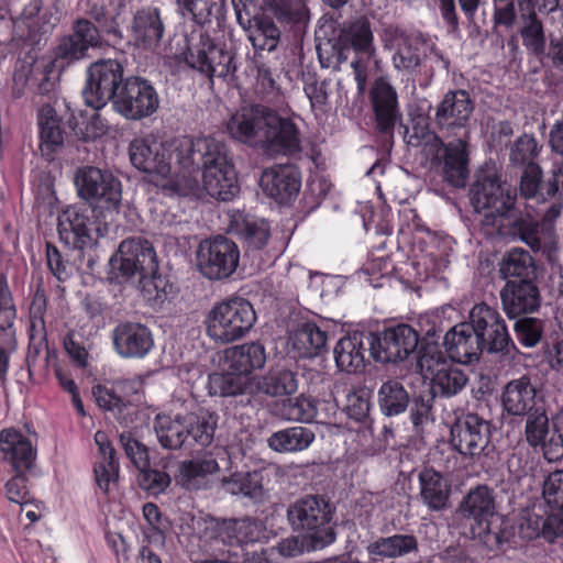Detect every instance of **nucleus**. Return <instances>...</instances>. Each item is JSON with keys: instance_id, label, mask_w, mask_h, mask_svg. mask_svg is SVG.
I'll return each mask as SVG.
<instances>
[{"instance_id": "f257e3e1", "label": "nucleus", "mask_w": 563, "mask_h": 563, "mask_svg": "<svg viewBox=\"0 0 563 563\" xmlns=\"http://www.w3.org/2000/svg\"><path fill=\"white\" fill-rule=\"evenodd\" d=\"M76 186L89 203L68 206L58 216V235L73 250L92 249L115 221L122 200L121 181L109 170L87 166L78 170Z\"/></svg>"}, {"instance_id": "f03ea898", "label": "nucleus", "mask_w": 563, "mask_h": 563, "mask_svg": "<svg viewBox=\"0 0 563 563\" xmlns=\"http://www.w3.org/2000/svg\"><path fill=\"white\" fill-rule=\"evenodd\" d=\"M176 163L184 178L197 186L201 172L206 192L220 201H231L240 192L238 173L228 155L227 143H179Z\"/></svg>"}, {"instance_id": "7ed1b4c3", "label": "nucleus", "mask_w": 563, "mask_h": 563, "mask_svg": "<svg viewBox=\"0 0 563 563\" xmlns=\"http://www.w3.org/2000/svg\"><path fill=\"white\" fill-rule=\"evenodd\" d=\"M236 141H299L300 130L294 119L262 103L240 107L227 123Z\"/></svg>"}, {"instance_id": "20e7f679", "label": "nucleus", "mask_w": 563, "mask_h": 563, "mask_svg": "<svg viewBox=\"0 0 563 563\" xmlns=\"http://www.w3.org/2000/svg\"><path fill=\"white\" fill-rule=\"evenodd\" d=\"M460 512L472 520L471 532L490 551L499 550L512 536L506 518L496 510L495 497L486 485L472 489L462 500Z\"/></svg>"}, {"instance_id": "39448f33", "label": "nucleus", "mask_w": 563, "mask_h": 563, "mask_svg": "<svg viewBox=\"0 0 563 563\" xmlns=\"http://www.w3.org/2000/svg\"><path fill=\"white\" fill-rule=\"evenodd\" d=\"M214 415L200 409L197 412L157 413L154 419V431L164 449L178 450L184 445L211 444L216 431Z\"/></svg>"}, {"instance_id": "423d86ee", "label": "nucleus", "mask_w": 563, "mask_h": 563, "mask_svg": "<svg viewBox=\"0 0 563 563\" xmlns=\"http://www.w3.org/2000/svg\"><path fill=\"white\" fill-rule=\"evenodd\" d=\"M334 507L324 496L308 495L289 505L287 518L295 531L309 538L316 548H323L335 540L332 528Z\"/></svg>"}, {"instance_id": "0eeeda50", "label": "nucleus", "mask_w": 563, "mask_h": 563, "mask_svg": "<svg viewBox=\"0 0 563 563\" xmlns=\"http://www.w3.org/2000/svg\"><path fill=\"white\" fill-rule=\"evenodd\" d=\"M198 536L211 547H243L268 539L264 522L252 517L225 519L207 516L198 522Z\"/></svg>"}, {"instance_id": "6e6552de", "label": "nucleus", "mask_w": 563, "mask_h": 563, "mask_svg": "<svg viewBox=\"0 0 563 563\" xmlns=\"http://www.w3.org/2000/svg\"><path fill=\"white\" fill-rule=\"evenodd\" d=\"M256 321L251 302L230 297L216 303L206 318L207 334L217 342L231 343L243 338Z\"/></svg>"}, {"instance_id": "1a4fd4ad", "label": "nucleus", "mask_w": 563, "mask_h": 563, "mask_svg": "<svg viewBox=\"0 0 563 563\" xmlns=\"http://www.w3.org/2000/svg\"><path fill=\"white\" fill-rule=\"evenodd\" d=\"M0 451L15 472L5 484L8 499L19 505L30 504L32 496L24 472L33 467L36 459V451L30 439L15 429H3L0 431Z\"/></svg>"}, {"instance_id": "9d476101", "label": "nucleus", "mask_w": 563, "mask_h": 563, "mask_svg": "<svg viewBox=\"0 0 563 563\" xmlns=\"http://www.w3.org/2000/svg\"><path fill=\"white\" fill-rule=\"evenodd\" d=\"M470 143H407L421 153V164L429 165L455 188L466 185L470 169Z\"/></svg>"}, {"instance_id": "9b49d317", "label": "nucleus", "mask_w": 563, "mask_h": 563, "mask_svg": "<svg viewBox=\"0 0 563 563\" xmlns=\"http://www.w3.org/2000/svg\"><path fill=\"white\" fill-rule=\"evenodd\" d=\"M468 325L482 352L500 353L514 358L518 349L499 311L485 302L475 305L468 313Z\"/></svg>"}, {"instance_id": "f8f14e48", "label": "nucleus", "mask_w": 563, "mask_h": 563, "mask_svg": "<svg viewBox=\"0 0 563 563\" xmlns=\"http://www.w3.org/2000/svg\"><path fill=\"white\" fill-rule=\"evenodd\" d=\"M451 445L464 457L483 467L486 459L494 453L490 444L492 424L477 413H465L456 418L451 427Z\"/></svg>"}, {"instance_id": "ddd939ff", "label": "nucleus", "mask_w": 563, "mask_h": 563, "mask_svg": "<svg viewBox=\"0 0 563 563\" xmlns=\"http://www.w3.org/2000/svg\"><path fill=\"white\" fill-rule=\"evenodd\" d=\"M125 79L124 66L117 59H99L91 63L82 89L85 103L98 110L108 102H113Z\"/></svg>"}, {"instance_id": "4468645a", "label": "nucleus", "mask_w": 563, "mask_h": 563, "mask_svg": "<svg viewBox=\"0 0 563 563\" xmlns=\"http://www.w3.org/2000/svg\"><path fill=\"white\" fill-rule=\"evenodd\" d=\"M185 63L191 69L205 75L211 82L218 77H233L238 66L235 54L224 44H217L207 34H201L198 43L192 44L185 53Z\"/></svg>"}, {"instance_id": "2eb2a0df", "label": "nucleus", "mask_w": 563, "mask_h": 563, "mask_svg": "<svg viewBox=\"0 0 563 563\" xmlns=\"http://www.w3.org/2000/svg\"><path fill=\"white\" fill-rule=\"evenodd\" d=\"M470 197L476 212L487 210L483 225L492 227L497 225L498 219L508 217L516 202V195L497 176H478L471 186Z\"/></svg>"}, {"instance_id": "dca6fc26", "label": "nucleus", "mask_w": 563, "mask_h": 563, "mask_svg": "<svg viewBox=\"0 0 563 563\" xmlns=\"http://www.w3.org/2000/svg\"><path fill=\"white\" fill-rule=\"evenodd\" d=\"M240 263L238 245L223 235L203 240L197 251V266L201 275L210 280L230 278Z\"/></svg>"}, {"instance_id": "f3484780", "label": "nucleus", "mask_w": 563, "mask_h": 563, "mask_svg": "<svg viewBox=\"0 0 563 563\" xmlns=\"http://www.w3.org/2000/svg\"><path fill=\"white\" fill-rule=\"evenodd\" d=\"M369 355L377 362L398 363L417 352L420 344L418 332L409 324L385 328L378 333L368 332Z\"/></svg>"}, {"instance_id": "a211bd4d", "label": "nucleus", "mask_w": 563, "mask_h": 563, "mask_svg": "<svg viewBox=\"0 0 563 563\" xmlns=\"http://www.w3.org/2000/svg\"><path fill=\"white\" fill-rule=\"evenodd\" d=\"M101 44L102 40L99 29L87 19H77L73 22L71 33L58 38L51 59L62 70L86 58L89 48L100 47Z\"/></svg>"}, {"instance_id": "6ab92c4d", "label": "nucleus", "mask_w": 563, "mask_h": 563, "mask_svg": "<svg viewBox=\"0 0 563 563\" xmlns=\"http://www.w3.org/2000/svg\"><path fill=\"white\" fill-rule=\"evenodd\" d=\"M159 104L153 85L139 76L126 77L118 97L112 102L113 109L130 120H137L153 114Z\"/></svg>"}, {"instance_id": "aec40b11", "label": "nucleus", "mask_w": 563, "mask_h": 563, "mask_svg": "<svg viewBox=\"0 0 563 563\" xmlns=\"http://www.w3.org/2000/svg\"><path fill=\"white\" fill-rule=\"evenodd\" d=\"M183 147L179 143H130V161L139 170L147 174L168 176L179 175L176 153Z\"/></svg>"}, {"instance_id": "412c9836", "label": "nucleus", "mask_w": 563, "mask_h": 563, "mask_svg": "<svg viewBox=\"0 0 563 563\" xmlns=\"http://www.w3.org/2000/svg\"><path fill=\"white\" fill-rule=\"evenodd\" d=\"M263 192L279 206H290L301 188V172L295 163H278L263 170L260 179Z\"/></svg>"}, {"instance_id": "4be33fe9", "label": "nucleus", "mask_w": 563, "mask_h": 563, "mask_svg": "<svg viewBox=\"0 0 563 563\" xmlns=\"http://www.w3.org/2000/svg\"><path fill=\"white\" fill-rule=\"evenodd\" d=\"M521 27L519 34L526 49L536 57L545 54V32L539 12L551 13L559 7V0H517Z\"/></svg>"}, {"instance_id": "5701e85b", "label": "nucleus", "mask_w": 563, "mask_h": 563, "mask_svg": "<svg viewBox=\"0 0 563 563\" xmlns=\"http://www.w3.org/2000/svg\"><path fill=\"white\" fill-rule=\"evenodd\" d=\"M369 100L375 117L376 130L391 140L397 123L401 120L398 95L395 87L384 77L377 78L371 90Z\"/></svg>"}, {"instance_id": "b1692460", "label": "nucleus", "mask_w": 563, "mask_h": 563, "mask_svg": "<svg viewBox=\"0 0 563 563\" xmlns=\"http://www.w3.org/2000/svg\"><path fill=\"white\" fill-rule=\"evenodd\" d=\"M111 338L113 350L121 358L142 360L154 349L152 330L141 322H119Z\"/></svg>"}, {"instance_id": "393cba45", "label": "nucleus", "mask_w": 563, "mask_h": 563, "mask_svg": "<svg viewBox=\"0 0 563 563\" xmlns=\"http://www.w3.org/2000/svg\"><path fill=\"white\" fill-rule=\"evenodd\" d=\"M510 232L526 243L533 252H541L549 260L558 251V234L552 221L536 220L530 214L520 216L510 225Z\"/></svg>"}, {"instance_id": "a878e982", "label": "nucleus", "mask_w": 563, "mask_h": 563, "mask_svg": "<svg viewBox=\"0 0 563 563\" xmlns=\"http://www.w3.org/2000/svg\"><path fill=\"white\" fill-rule=\"evenodd\" d=\"M500 399L504 411L514 417H523L536 407L544 406L547 401L541 390L527 375L509 380L503 389Z\"/></svg>"}, {"instance_id": "bb28decb", "label": "nucleus", "mask_w": 563, "mask_h": 563, "mask_svg": "<svg viewBox=\"0 0 563 563\" xmlns=\"http://www.w3.org/2000/svg\"><path fill=\"white\" fill-rule=\"evenodd\" d=\"M272 466L253 471H236L221 479V487L229 494L242 496L253 503H262L267 496L266 485L271 482Z\"/></svg>"}, {"instance_id": "cd10ccee", "label": "nucleus", "mask_w": 563, "mask_h": 563, "mask_svg": "<svg viewBox=\"0 0 563 563\" xmlns=\"http://www.w3.org/2000/svg\"><path fill=\"white\" fill-rule=\"evenodd\" d=\"M473 110L474 104L466 90H450L437 107L435 123L450 136L456 129L465 126Z\"/></svg>"}, {"instance_id": "c85d7f7f", "label": "nucleus", "mask_w": 563, "mask_h": 563, "mask_svg": "<svg viewBox=\"0 0 563 563\" xmlns=\"http://www.w3.org/2000/svg\"><path fill=\"white\" fill-rule=\"evenodd\" d=\"M504 311L509 318L536 311L541 303L537 283L533 280H507L500 291Z\"/></svg>"}, {"instance_id": "c756f323", "label": "nucleus", "mask_w": 563, "mask_h": 563, "mask_svg": "<svg viewBox=\"0 0 563 563\" xmlns=\"http://www.w3.org/2000/svg\"><path fill=\"white\" fill-rule=\"evenodd\" d=\"M229 231L243 242L247 252L263 250L271 238L268 221L240 210L230 213Z\"/></svg>"}, {"instance_id": "7c9ffc66", "label": "nucleus", "mask_w": 563, "mask_h": 563, "mask_svg": "<svg viewBox=\"0 0 563 563\" xmlns=\"http://www.w3.org/2000/svg\"><path fill=\"white\" fill-rule=\"evenodd\" d=\"M442 345L448 356L460 364H471L478 361L483 353L467 321L448 330L443 335Z\"/></svg>"}, {"instance_id": "2f4dec72", "label": "nucleus", "mask_w": 563, "mask_h": 563, "mask_svg": "<svg viewBox=\"0 0 563 563\" xmlns=\"http://www.w3.org/2000/svg\"><path fill=\"white\" fill-rule=\"evenodd\" d=\"M339 36L349 52L353 49L368 59L376 55L372 22L367 15H357L343 22Z\"/></svg>"}, {"instance_id": "473e14b6", "label": "nucleus", "mask_w": 563, "mask_h": 563, "mask_svg": "<svg viewBox=\"0 0 563 563\" xmlns=\"http://www.w3.org/2000/svg\"><path fill=\"white\" fill-rule=\"evenodd\" d=\"M368 333L355 331L339 340L334 347L336 366L346 373H356L365 367V355L369 353Z\"/></svg>"}, {"instance_id": "72a5a7b5", "label": "nucleus", "mask_w": 563, "mask_h": 563, "mask_svg": "<svg viewBox=\"0 0 563 563\" xmlns=\"http://www.w3.org/2000/svg\"><path fill=\"white\" fill-rule=\"evenodd\" d=\"M328 334L313 321L299 323L290 331L288 342L299 357L311 358L327 349Z\"/></svg>"}, {"instance_id": "f704fd0d", "label": "nucleus", "mask_w": 563, "mask_h": 563, "mask_svg": "<svg viewBox=\"0 0 563 563\" xmlns=\"http://www.w3.org/2000/svg\"><path fill=\"white\" fill-rule=\"evenodd\" d=\"M165 26L157 8H142L134 13L132 33L135 42L144 48L157 47Z\"/></svg>"}, {"instance_id": "c9c22d12", "label": "nucleus", "mask_w": 563, "mask_h": 563, "mask_svg": "<svg viewBox=\"0 0 563 563\" xmlns=\"http://www.w3.org/2000/svg\"><path fill=\"white\" fill-rule=\"evenodd\" d=\"M95 442L102 456V461L96 463L93 467L95 478L100 490L108 495L110 484L115 483L119 477L120 465L115 450L104 431L99 430L95 433Z\"/></svg>"}, {"instance_id": "e433bc0d", "label": "nucleus", "mask_w": 563, "mask_h": 563, "mask_svg": "<svg viewBox=\"0 0 563 563\" xmlns=\"http://www.w3.org/2000/svg\"><path fill=\"white\" fill-rule=\"evenodd\" d=\"M125 7V0H87L86 13L99 24V31L121 41L119 19Z\"/></svg>"}, {"instance_id": "4c0bfd02", "label": "nucleus", "mask_w": 563, "mask_h": 563, "mask_svg": "<svg viewBox=\"0 0 563 563\" xmlns=\"http://www.w3.org/2000/svg\"><path fill=\"white\" fill-rule=\"evenodd\" d=\"M520 532L529 540L542 538L552 543L563 534V518L551 510H542V514L533 510L521 523Z\"/></svg>"}, {"instance_id": "58836bf2", "label": "nucleus", "mask_w": 563, "mask_h": 563, "mask_svg": "<svg viewBox=\"0 0 563 563\" xmlns=\"http://www.w3.org/2000/svg\"><path fill=\"white\" fill-rule=\"evenodd\" d=\"M220 466L211 455L187 460L179 464L175 474L178 485L187 490L200 489L208 475L219 472Z\"/></svg>"}, {"instance_id": "ea45409f", "label": "nucleus", "mask_w": 563, "mask_h": 563, "mask_svg": "<svg viewBox=\"0 0 563 563\" xmlns=\"http://www.w3.org/2000/svg\"><path fill=\"white\" fill-rule=\"evenodd\" d=\"M420 497L430 511H441L446 508L450 487L442 474L433 468H424L419 474Z\"/></svg>"}, {"instance_id": "a19ab883", "label": "nucleus", "mask_w": 563, "mask_h": 563, "mask_svg": "<svg viewBox=\"0 0 563 563\" xmlns=\"http://www.w3.org/2000/svg\"><path fill=\"white\" fill-rule=\"evenodd\" d=\"M440 361L441 360H438V356L434 361H430V371L434 373L430 385L427 387L432 389V393H434L435 396H454L464 388L467 377L463 371L446 365L444 362L440 363Z\"/></svg>"}, {"instance_id": "79ce46f5", "label": "nucleus", "mask_w": 563, "mask_h": 563, "mask_svg": "<svg viewBox=\"0 0 563 563\" xmlns=\"http://www.w3.org/2000/svg\"><path fill=\"white\" fill-rule=\"evenodd\" d=\"M314 438L311 429L296 426L273 432L267 439V444L278 453L300 452L308 449Z\"/></svg>"}, {"instance_id": "37998d69", "label": "nucleus", "mask_w": 563, "mask_h": 563, "mask_svg": "<svg viewBox=\"0 0 563 563\" xmlns=\"http://www.w3.org/2000/svg\"><path fill=\"white\" fill-rule=\"evenodd\" d=\"M229 368L247 377L254 369L262 368L266 362L263 344L258 342L234 346L229 356Z\"/></svg>"}, {"instance_id": "c03bdc74", "label": "nucleus", "mask_w": 563, "mask_h": 563, "mask_svg": "<svg viewBox=\"0 0 563 563\" xmlns=\"http://www.w3.org/2000/svg\"><path fill=\"white\" fill-rule=\"evenodd\" d=\"M377 402L384 416L395 417L406 411L410 396L400 382L389 379L379 387Z\"/></svg>"}, {"instance_id": "a18cd8bd", "label": "nucleus", "mask_w": 563, "mask_h": 563, "mask_svg": "<svg viewBox=\"0 0 563 563\" xmlns=\"http://www.w3.org/2000/svg\"><path fill=\"white\" fill-rule=\"evenodd\" d=\"M257 388L272 397L292 395L298 389L297 373L285 367L271 368L261 377Z\"/></svg>"}, {"instance_id": "49530a36", "label": "nucleus", "mask_w": 563, "mask_h": 563, "mask_svg": "<svg viewBox=\"0 0 563 563\" xmlns=\"http://www.w3.org/2000/svg\"><path fill=\"white\" fill-rule=\"evenodd\" d=\"M16 309L4 277L0 276V344L13 350L16 344L14 321Z\"/></svg>"}, {"instance_id": "de8ad7c7", "label": "nucleus", "mask_w": 563, "mask_h": 563, "mask_svg": "<svg viewBox=\"0 0 563 563\" xmlns=\"http://www.w3.org/2000/svg\"><path fill=\"white\" fill-rule=\"evenodd\" d=\"M367 551L373 556L395 559L418 551V541L412 534H394L369 543Z\"/></svg>"}, {"instance_id": "09e8293b", "label": "nucleus", "mask_w": 563, "mask_h": 563, "mask_svg": "<svg viewBox=\"0 0 563 563\" xmlns=\"http://www.w3.org/2000/svg\"><path fill=\"white\" fill-rule=\"evenodd\" d=\"M500 272L507 280L537 279V267L532 256L525 250H512L503 260Z\"/></svg>"}, {"instance_id": "8fccbe9b", "label": "nucleus", "mask_w": 563, "mask_h": 563, "mask_svg": "<svg viewBox=\"0 0 563 563\" xmlns=\"http://www.w3.org/2000/svg\"><path fill=\"white\" fill-rule=\"evenodd\" d=\"M523 417H526L523 434L527 443L531 448H542L547 455V438L551 428L547 401L544 406L536 407Z\"/></svg>"}, {"instance_id": "3c124183", "label": "nucleus", "mask_w": 563, "mask_h": 563, "mask_svg": "<svg viewBox=\"0 0 563 563\" xmlns=\"http://www.w3.org/2000/svg\"><path fill=\"white\" fill-rule=\"evenodd\" d=\"M424 43V35L421 32H416L415 36L395 48L391 55L394 68L408 75L415 73L422 64L420 47Z\"/></svg>"}, {"instance_id": "603ef678", "label": "nucleus", "mask_w": 563, "mask_h": 563, "mask_svg": "<svg viewBox=\"0 0 563 563\" xmlns=\"http://www.w3.org/2000/svg\"><path fill=\"white\" fill-rule=\"evenodd\" d=\"M441 323L442 320L439 317H433L420 322L421 331L423 332V341L426 342V346L421 344L418 351V364L421 368L426 366L430 369V361H434L437 356L438 360H442V354L439 350V341L444 329L440 327Z\"/></svg>"}, {"instance_id": "864d4df0", "label": "nucleus", "mask_w": 563, "mask_h": 563, "mask_svg": "<svg viewBox=\"0 0 563 563\" xmlns=\"http://www.w3.org/2000/svg\"><path fill=\"white\" fill-rule=\"evenodd\" d=\"M120 253L129 255L137 263L145 274H153L158 269L157 255L153 244L146 239L129 238L120 243Z\"/></svg>"}, {"instance_id": "5fc2aeb1", "label": "nucleus", "mask_w": 563, "mask_h": 563, "mask_svg": "<svg viewBox=\"0 0 563 563\" xmlns=\"http://www.w3.org/2000/svg\"><path fill=\"white\" fill-rule=\"evenodd\" d=\"M249 40L256 51L273 52L280 41V30L272 18L265 14H256Z\"/></svg>"}, {"instance_id": "6e6d98bb", "label": "nucleus", "mask_w": 563, "mask_h": 563, "mask_svg": "<svg viewBox=\"0 0 563 563\" xmlns=\"http://www.w3.org/2000/svg\"><path fill=\"white\" fill-rule=\"evenodd\" d=\"M267 4L280 23L301 29L309 21V10L305 0H268Z\"/></svg>"}, {"instance_id": "4d7b16f0", "label": "nucleus", "mask_w": 563, "mask_h": 563, "mask_svg": "<svg viewBox=\"0 0 563 563\" xmlns=\"http://www.w3.org/2000/svg\"><path fill=\"white\" fill-rule=\"evenodd\" d=\"M249 378L230 369L227 373H212L208 376V390L211 396L229 397L242 395Z\"/></svg>"}, {"instance_id": "13d9d810", "label": "nucleus", "mask_w": 563, "mask_h": 563, "mask_svg": "<svg viewBox=\"0 0 563 563\" xmlns=\"http://www.w3.org/2000/svg\"><path fill=\"white\" fill-rule=\"evenodd\" d=\"M224 0H177L178 12L199 25L211 21L213 15L221 14Z\"/></svg>"}, {"instance_id": "bf43d9fd", "label": "nucleus", "mask_w": 563, "mask_h": 563, "mask_svg": "<svg viewBox=\"0 0 563 563\" xmlns=\"http://www.w3.org/2000/svg\"><path fill=\"white\" fill-rule=\"evenodd\" d=\"M434 393L424 387L411 399L410 419L416 432H422L424 426L434 421Z\"/></svg>"}, {"instance_id": "052dcab7", "label": "nucleus", "mask_w": 563, "mask_h": 563, "mask_svg": "<svg viewBox=\"0 0 563 563\" xmlns=\"http://www.w3.org/2000/svg\"><path fill=\"white\" fill-rule=\"evenodd\" d=\"M146 275L145 269L141 268L129 255L120 253V246L109 260L108 279L112 284L122 285L136 276L140 279Z\"/></svg>"}, {"instance_id": "680f3d73", "label": "nucleus", "mask_w": 563, "mask_h": 563, "mask_svg": "<svg viewBox=\"0 0 563 563\" xmlns=\"http://www.w3.org/2000/svg\"><path fill=\"white\" fill-rule=\"evenodd\" d=\"M146 275L145 269L141 268L129 255L120 253V246L109 260L108 279L112 284L122 285L136 276L140 279Z\"/></svg>"}, {"instance_id": "e2e57ef3", "label": "nucleus", "mask_w": 563, "mask_h": 563, "mask_svg": "<svg viewBox=\"0 0 563 563\" xmlns=\"http://www.w3.org/2000/svg\"><path fill=\"white\" fill-rule=\"evenodd\" d=\"M58 65L52 59H38L32 64L31 82L34 91L46 96L55 90L58 75Z\"/></svg>"}, {"instance_id": "0e129e2a", "label": "nucleus", "mask_w": 563, "mask_h": 563, "mask_svg": "<svg viewBox=\"0 0 563 563\" xmlns=\"http://www.w3.org/2000/svg\"><path fill=\"white\" fill-rule=\"evenodd\" d=\"M37 125L41 141H64L65 137H68L62 119L48 103L38 109Z\"/></svg>"}, {"instance_id": "69168bd1", "label": "nucleus", "mask_w": 563, "mask_h": 563, "mask_svg": "<svg viewBox=\"0 0 563 563\" xmlns=\"http://www.w3.org/2000/svg\"><path fill=\"white\" fill-rule=\"evenodd\" d=\"M321 67L339 69L347 60L349 51L338 35L332 38H318L316 46Z\"/></svg>"}, {"instance_id": "338daca9", "label": "nucleus", "mask_w": 563, "mask_h": 563, "mask_svg": "<svg viewBox=\"0 0 563 563\" xmlns=\"http://www.w3.org/2000/svg\"><path fill=\"white\" fill-rule=\"evenodd\" d=\"M317 405L318 401L314 398L301 394L296 398H288L284 401L282 405V413L287 420L309 423L317 418Z\"/></svg>"}, {"instance_id": "774afa93", "label": "nucleus", "mask_w": 563, "mask_h": 563, "mask_svg": "<svg viewBox=\"0 0 563 563\" xmlns=\"http://www.w3.org/2000/svg\"><path fill=\"white\" fill-rule=\"evenodd\" d=\"M542 498L551 511L563 518V470H555L545 476Z\"/></svg>"}]
</instances>
